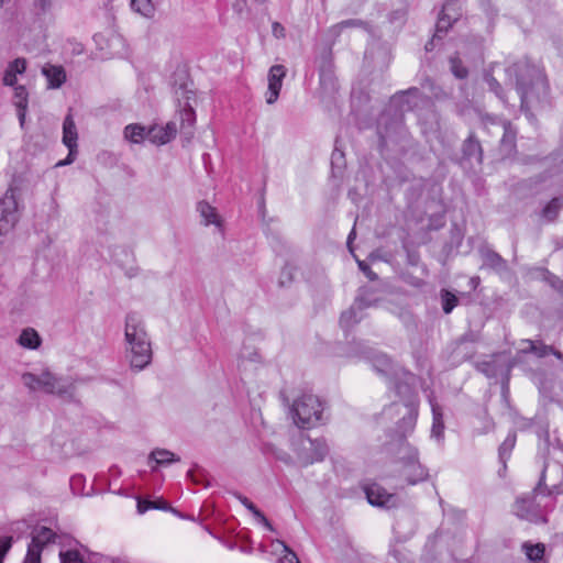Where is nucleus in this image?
<instances>
[{"instance_id":"nucleus-11","label":"nucleus","mask_w":563,"mask_h":563,"mask_svg":"<svg viewBox=\"0 0 563 563\" xmlns=\"http://www.w3.org/2000/svg\"><path fill=\"white\" fill-rule=\"evenodd\" d=\"M368 503L373 506L391 508L397 505V497L378 484L369 485L365 488Z\"/></svg>"},{"instance_id":"nucleus-46","label":"nucleus","mask_w":563,"mask_h":563,"mask_svg":"<svg viewBox=\"0 0 563 563\" xmlns=\"http://www.w3.org/2000/svg\"><path fill=\"white\" fill-rule=\"evenodd\" d=\"M357 263H358V267L367 274V276L371 278V279H374L376 276L374 274H372V272L368 271V267L367 265L365 264V262L363 261H358L357 260Z\"/></svg>"},{"instance_id":"nucleus-23","label":"nucleus","mask_w":563,"mask_h":563,"mask_svg":"<svg viewBox=\"0 0 563 563\" xmlns=\"http://www.w3.org/2000/svg\"><path fill=\"white\" fill-rule=\"evenodd\" d=\"M481 369L483 373H485L488 377H495L499 374H503L504 372L509 371V366L506 364V357L505 355H496L494 361L485 362L481 365Z\"/></svg>"},{"instance_id":"nucleus-17","label":"nucleus","mask_w":563,"mask_h":563,"mask_svg":"<svg viewBox=\"0 0 563 563\" xmlns=\"http://www.w3.org/2000/svg\"><path fill=\"white\" fill-rule=\"evenodd\" d=\"M520 353H533L538 357H543L548 354L555 355L559 360L563 361V354L553 350L551 346L544 345L531 340H523L519 346Z\"/></svg>"},{"instance_id":"nucleus-18","label":"nucleus","mask_w":563,"mask_h":563,"mask_svg":"<svg viewBox=\"0 0 563 563\" xmlns=\"http://www.w3.org/2000/svg\"><path fill=\"white\" fill-rule=\"evenodd\" d=\"M269 548L271 553L276 556V563H300L296 553L283 541L274 540L271 542Z\"/></svg>"},{"instance_id":"nucleus-27","label":"nucleus","mask_w":563,"mask_h":563,"mask_svg":"<svg viewBox=\"0 0 563 563\" xmlns=\"http://www.w3.org/2000/svg\"><path fill=\"white\" fill-rule=\"evenodd\" d=\"M27 97L29 93L24 86H16L14 88L13 102L18 109V117L21 125H23L25 120V113L27 108Z\"/></svg>"},{"instance_id":"nucleus-12","label":"nucleus","mask_w":563,"mask_h":563,"mask_svg":"<svg viewBox=\"0 0 563 563\" xmlns=\"http://www.w3.org/2000/svg\"><path fill=\"white\" fill-rule=\"evenodd\" d=\"M515 512L518 517L538 522L542 519L539 506L536 504L534 496L520 497L515 505Z\"/></svg>"},{"instance_id":"nucleus-53","label":"nucleus","mask_w":563,"mask_h":563,"mask_svg":"<svg viewBox=\"0 0 563 563\" xmlns=\"http://www.w3.org/2000/svg\"><path fill=\"white\" fill-rule=\"evenodd\" d=\"M442 33H439V36H437V33L434 34V37H432V41H435V38H440Z\"/></svg>"},{"instance_id":"nucleus-29","label":"nucleus","mask_w":563,"mask_h":563,"mask_svg":"<svg viewBox=\"0 0 563 563\" xmlns=\"http://www.w3.org/2000/svg\"><path fill=\"white\" fill-rule=\"evenodd\" d=\"M130 8L134 13L147 20H152L156 13V8L152 0H131Z\"/></svg>"},{"instance_id":"nucleus-8","label":"nucleus","mask_w":563,"mask_h":563,"mask_svg":"<svg viewBox=\"0 0 563 563\" xmlns=\"http://www.w3.org/2000/svg\"><path fill=\"white\" fill-rule=\"evenodd\" d=\"M401 451L404 454L400 456L404 462V476L407 482L415 485L421 481H424L428 476L427 471L418 462V452L411 448L408 443H402Z\"/></svg>"},{"instance_id":"nucleus-48","label":"nucleus","mask_w":563,"mask_h":563,"mask_svg":"<svg viewBox=\"0 0 563 563\" xmlns=\"http://www.w3.org/2000/svg\"><path fill=\"white\" fill-rule=\"evenodd\" d=\"M152 509H167V504L164 500L158 499L156 501H153Z\"/></svg>"},{"instance_id":"nucleus-40","label":"nucleus","mask_w":563,"mask_h":563,"mask_svg":"<svg viewBox=\"0 0 563 563\" xmlns=\"http://www.w3.org/2000/svg\"><path fill=\"white\" fill-rule=\"evenodd\" d=\"M418 95V89H410L408 92L406 93H402V95H399V96H396L394 98V102L397 103V104H400L402 106L405 99L411 97V96H417ZM401 110H406L404 107H401Z\"/></svg>"},{"instance_id":"nucleus-41","label":"nucleus","mask_w":563,"mask_h":563,"mask_svg":"<svg viewBox=\"0 0 563 563\" xmlns=\"http://www.w3.org/2000/svg\"><path fill=\"white\" fill-rule=\"evenodd\" d=\"M23 563H41V553L27 549Z\"/></svg>"},{"instance_id":"nucleus-49","label":"nucleus","mask_w":563,"mask_h":563,"mask_svg":"<svg viewBox=\"0 0 563 563\" xmlns=\"http://www.w3.org/2000/svg\"><path fill=\"white\" fill-rule=\"evenodd\" d=\"M547 280L553 286H556V283H559V278L555 275H552L549 272H545Z\"/></svg>"},{"instance_id":"nucleus-54","label":"nucleus","mask_w":563,"mask_h":563,"mask_svg":"<svg viewBox=\"0 0 563 563\" xmlns=\"http://www.w3.org/2000/svg\"><path fill=\"white\" fill-rule=\"evenodd\" d=\"M258 3H264L266 0H255Z\"/></svg>"},{"instance_id":"nucleus-43","label":"nucleus","mask_w":563,"mask_h":563,"mask_svg":"<svg viewBox=\"0 0 563 563\" xmlns=\"http://www.w3.org/2000/svg\"><path fill=\"white\" fill-rule=\"evenodd\" d=\"M152 507H153V501L143 500V499H139L137 500V511H139V514H144L147 510L152 509Z\"/></svg>"},{"instance_id":"nucleus-13","label":"nucleus","mask_w":563,"mask_h":563,"mask_svg":"<svg viewBox=\"0 0 563 563\" xmlns=\"http://www.w3.org/2000/svg\"><path fill=\"white\" fill-rule=\"evenodd\" d=\"M460 14L461 7L457 1L452 0L446 2L442 8L437 23V36H439V33H445L452 23L459 20Z\"/></svg>"},{"instance_id":"nucleus-32","label":"nucleus","mask_w":563,"mask_h":563,"mask_svg":"<svg viewBox=\"0 0 563 563\" xmlns=\"http://www.w3.org/2000/svg\"><path fill=\"white\" fill-rule=\"evenodd\" d=\"M239 499L242 505L249 509L261 523H263L267 529L273 530L271 522L251 500H249L246 497H239Z\"/></svg>"},{"instance_id":"nucleus-15","label":"nucleus","mask_w":563,"mask_h":563,"mask_svg":"<svg viewBox=\"0 0 563 563\" xmlns=\"http://www.w3.org/2000/svg\"><path fill=\"white\" fill-rule=\"evenodd\" d=\"M492 124L496 128L497 133L501 132V141H500V153L503 156H509L512 154L515 150V139L516 131L508 122L496 123L495 121Z\"/></svg>"},{"instance_id":"nucleus-47","label":"nucleus","mask_w":563,"mask_h":563,"mask_svg":"<svg viewBox=\"0 0 563 563\" xmlns=\"http://www.w3.org/2000/svg\"><path fill=\"white\" fill-rule=\"evenodd\" d=\"M233 8L235 11L238 12H242L245 8V0H236L234 3H233Z\"/></svg>"},{"instance_id":"nucleus-34","label":"nucleus","mask_w":563,"mask_h":563,"mask_svg":"<svg viewBox=\"0 0 563 563\" xmlns=\"http://www.w3.org/2000/svg\"><path fill=\"white\" fill-rule=\"evenodd\" d=\"M442 308L445 313H450L457 305V298L454 294L443 290L441 292Z\"/></svg>"},{"instance_id":"nucleus-33","label":"nucleus","mask_w":563,"mask_h":563,"mask_svg":"<svg viewBox=\"0 0 563 563\" xmlns=\"http://www.w3.org/2000/svg\"><path fill=\"white\" fill-rule=\"evenodd\" d=\"M516 444V435L510 433L499 446V459L505 464L506 459L509 456L511 450Z\"/></svg>"},{"instance_id":"nucleus-50","label":"nucleus","mask_w":563,"mask_h":563,"mask_svg":"<svg viewBox=\"0 0 563 563\" xmlns=\"http://www.w3.org/2000/svg\"><path fill=\"white\" fill-rule=\"evenodd\" d=\"M355 238V231L354 229L351 231V233L349 234L347 236V247L350 249V252L353 253V249H352V240Z\"/></svg>"},{"instance_id":"nucleus-14","label":"nucleus","mask_w":563,"mask_h":563,"mask_svg":"<svg viewBox=\"0 0 563 563\" xmlns=\"http://www.w3.org/2000/svg\"><path fill=\"white\" fill-rule=\"evenodd\" d=\"M148 141L155 145H164L170 142L177 133V128L174 122H168L164 126L153 125L148 128Z\"/></svg>"},{"instance_id":"nucleus-22","label":"nucleus","mask_w":563,"mask_h":563,"mask_svg":"<svg viewBox=\"0 0 563 563\" xmlns=\"http://www.w3.org/2000/svg\"><path fill=\"white\" fill-rule=\"evenodd\" d=\"M26 69V60L24 58H15L11 62L3 76V84L7 86H14L16 84V75L23 74Z\"/></svg>"},{"instance_id":"nucleus-52","label":"nucleus","mask_w":563,"mask_h":563,"mask_svg":"<svg viewBox=\"0 0 563 563\" xmlns=\"http://www.w3.org/2000/svg\"><path fill=\"white\" fill-rule=\"evenodd\" d=\"M113 42H121L122 38L119 35H113L111 38Z\"/></svg>"},{"instance_id":"nucleus-5","label":"nucleus","mask_w":563,"mask_h":563,"mask_svg":"<svg viewBox=\"0 0 563 563\" xmlns=\"http://www.w3.org/2000/svg\"><path fill=\"white\" fill-rule=\"evenodd\" d=\"M322 404L311 394H305L294 401L291 413L295 423L301 428L316 426L322 416Z\"/></svg>"},{"instance_id":"nucleus-9","label":"nucleus","mask_w":563,"mask_h":563,"mask_svg":"<svg viewBox=\"0 0 563 563\" xmlns=\"http://www.w3.org/2000/svg\"><path fill=\"white\" fill-rule=\"evenodd\" d=\"M78 133L74 119L68 114L63 124V143L68 148V155L65 159L59 161L56 166H65L71 164L77 155Z\"/></svg>"},{"instance_id":"nucleus-37","label":"nucleus","mask_w":563,"mask_h":563,"mask_svg":"<svg viewBox=\"0 0 563 563\" xmlns=\"http://www.w3.org/2000/svg\"><path fill=\"white\" fill-rule=\"evenodd\" d=\"M451 70L456 78H465L467 76V69L461 65L457 58H451Z\"/></svg>"},{"instance_id":"nucleus-4","label":"nucleus","mask_w":563,"mask_h":563,"mask_svg":"<svg viewBox=\"0 0 563 563\" xmlns=\"http://www.w3.org/2000/svg\"><path fill=\"white\" fill-rule=\"evenodd\" d=\"M22 384L30 391H41L49 395L63 396L70 393L73 384L63 377L56 376L48 368L40 372H25L21 375Z\"/></svg>"},{"instance_id":"nucleus-51","label":"nucleus","mask_w":563,"mask_h":563,"mask_svg":"<svg viewBox=\"0 0 563 563\" xmlns=\"http://www.w3.org/2000/svg\"><path fill=\"white\" fill-rule=\"evenodd\" d=\"M466 146H467V148H472V150H478L479 148L478 143L473 141V140H468Z\"/></svg>"},{"instance_id":"nucleus-6","label":"nucleus","mask_w":563,"mask_h":563,"mask_svg":"<svg viewBox=\"0 0 563 563\" xmlns=\"http://www.w3.org/2000/svg\"><path fill=\"white\" fill-rule=\"evenodd\" d=\"M297 460L301 465H309L322 461L329 452L323 439H310L300 434L296 442Z\"/></svg>"},{"instance_id":"nucleus-42","label":"nucleus","mask_w":563,"mask_h":563,"mask_svg":"<svg viewBox=\"0 0 563 563\" xmlns=\"http://www.w3.org/2000/svg\"><path fill=\"white\" fill-rule=\"evenodd\" d=\"M181 121L183 123L187 122L190 126L195 123V112L191 108L185 109L181 112Z\"/></svg>"},{"instance_id":"nucleus-19","label":"nucleus","mask_w":563,"mask_h":563,"mask_svg":"<svg viewBox=\"0 0 563 563\" xmlns=\"http://www.w3.org/2000/svg\"><path fill=\"white\" fill-rule=\"evenodd\" d=\"M179 457L165 449H155L148 456V464L152 470H156L157 466H168L172 463L179 462Z\"/></svg>"},{"instance_id":"nucleus-7","label":"nucleus","mask_w":563,"mask_h":563,"mask_svg":"<svg viewBox=\"0 0 563 563\" xmlns=\"http://www.w3.org/2000/svg\"><path fill=\"white\" fill-rule=\"evenodd\" d=\"M19 203L15 191L7 190L0 199V236L10 233L19 221Z\"/></svg>"},{"instance_id":"nucleus-39","label":"nucleus","mask_w":563,"mask_h":563,"mask_svg":"<svg viewBox=\"0 0 563 563\" xmlns=\"http://www.w3.org/2000/svg\"><path fill=\"white\" fill-rule=\"evenodd\" d=\"M292 272L294 269L290 266H286L282 269L279 276V284L282 286H285L292 280Z\"/></svg>"},{"instance_id":"nucleus-28","label":"nucleus","mask_w":563,"mask_h":563,"mask_svg":"<svg viewBox=\"0 0 563 563\" xmlns=\"http://www.w3.org/2000/svg\"><path fill=\"white\" fill-rule=\"evenodd\" d=\"M43 74L47 78L49 88H59L66 80L65 70L59 66H45Z\"/></svg>"},{"instance_id":"nucleus-30","label":"nucleus","mask_w":563,"mask_h":563,"mask_svg":"<svg viewBox=\"0 0 563 563\" xmlns=\"http://www.w3.org/2000/svg\"><path fill=\"white\" fill-rule=\"evenodd\" d=\"M429 402H430L432 416H433L431 434L433 438L440 440L443 437V430H444L442 412H441L440 407L434 402V400L431 397H429Z\"/></svg>"},{"instance_id":"nucleus-35","label":"nucleus","mask_w":563,"mask_h":563,"mask_svg":"<svg viewBox=\"0 0 563 563\" xmlns=\"http://www.w3.org/2000/svg\"><path fill=\"white\" fill-rule=\"evenodd\" d=\"M62 563H86L77 550H68L59 554Z\"/></svg>"},{"instance_id":"nucleus-10","label":"nucleus","mask_w":563,"mask_h":563,"mask_svg":"<svg viewBox=\"0 0 563 563\" xmlns=\"http://www.w3.org/2000/svg\"><path fill=\"white\" fill-rule=\"evenodd\" d=\"M286 76V68L283 65H274L268 71V88L266 92V102L273 104L277 101L283 80Z\"/></svg>"},{"instance_id":"nucleus-1","label":"nucleus","mask_w":563,"mask_h":563,"mask_svg":"<svg viewBox=\"0 0 563 563\" xmlns=\"http://www.w3.org/2000/svg\"><path fill=\"white\" fill-rule=\"evenodd\" d=\"M374 369L386 378H395L396 391L404 401H395L384 410V416L393 419L394 415L400 416L399 430L410 432L413 430L418 417V404L415 396L418 379L417 377L395 365L386 354H377L373 360Z\"/></svg>"},{"instance_id":"nucleus-38","label":"nucleus","mask_w":563,"mask_h":563,"mask_svg":"<svg viewBox=\"0 0 563 563\" xmlns=\"http://www.w3.org/2000/svg\"><path fill=\"white\" fill-rule=\"evenodd\" d=\"M12 545V538L4 537L0 539V563H3V559L7 552L10 550Z\"/></svg>"},{"instance_id":"nucleus-3","label":"nucleus","mask_w":563,"mask_h":563,"mask_svg":"<svg viewBox=\"0 0 563 563\" xmlns=\"http://www.w3.org/2000/svg\"><path fill=\"white\" fill-rule=\"evenodd\" d=\"M125 357L136 371L145 368L152 361V347L143 318L130 312L124 325Z\"/></svg>"},{"instance_id":"nucleus-45","label":"nucleus","mask_w":563,"mask_h":563,"mask_svg":"<svg viewBox=\"0 0 563 563\" xmlns=\"http://www.w3.org/2000/svg\"><path fill=\"white\" fill-rule=\"evenodd\" d=\"M487 262L493 266V267H498L503 264V258L496 254V253H490L487 255Z\"/></svg>"},{"instance_id":"nucleus-2","label":"nucleus","mask_w":563,"mask_h":563,"mask_svg":"<svg viewBox=\"0 0 563 563\" xmlns=\"http://www.w3.org/2000/svg\"><path fill=\"white\" fill-rule=\"evenodd\" d=\"M507 81L515 86L521 108L527 109L530 103L544 97L548 92V81L543 69L528 59H522L505 69Z\"/></svg>"},{"instance_id":"nucleus-24","label":"nucleus","mask_w":563,"mask_h":563,"mask_svg":"<svg viewBox=\"0 0 563 563\" xmlns=\"http://www.w3.org/2000/svg\"><path fill=\"white\" fill-rule=\"evenodd\" d=\"M148 128H145L141 124L133 123L129 124L124 128V137L133 143V144H141L145 140H148Z\"/></svg>"},{"instance_id":"nucleus-21","label":"nucleus","mask_w":563,"mask_h":563,"mask_svg":"<svg viewBox=\"0 0 563 563\" xmlns=\"http://www.w3.org/2000/svg\"><path fill=\"white\" fill-rule=\"evenodd\" d=\"M16 342L23 349L37 350L42 344V338L35 329L25 328L21 331Z\"/></svg>"},{"instance_id":"nucleus-20","label":"nucleus","mask_w":563,"mask_h":563,"mask_svg":"<svg viewBox=\"0 0 563 563\" xmlns=\"http://www.w3.org/2000/svg\"><path fill=\"white\" fill-rule=\"evenodd\" d=\"M365 307L363 299L358 298L354 305L341 314L340 324L344 329H349L362 319V310Z\"/></svg>"},{"instance_id":"nucleus-36","label":"nucleus","mask_w":563,"mask_h":563,"mask_svg":"<svg viewBox=\"0 0 563 563\" xmlns=\"http://www.w3.org/2000/svg\"><path fill=\"white\" fill-rule=\"evenodd\" d=\"M485 81L488 85L489 89L503 101L506 102V99L503 95L500 85L498 81L489 74L485 75Z\"/></svg>"},{"instance_id":"nucleus-25","label":"nucleus","mask_w":563,"mask_h":563,"mask_svg":"<svg viewBox=\"0 0 563 563\" xmlns=\"http://www.w3.org/2000/svg\"><path fill=\"white\" fill-rule=\"evenodd\" d=\"M198 211L205 225L213 224L219 229L221 228L222 221L216 208L208 202L201 201L198 203Z\"/></svg>"},{"instance_id":"nucleus-31","label":"nucleus","mask_w":563,"mask_h":563,"mask_svg":"<svg viewBox=\"0 0 563 563\" xmlns=\"http://www.w3.org/2000/svg\"><path fill=\"white\" fill-rule=\"evenodd\" d=\"M522 550L525 551L527 558L532 562L541 560L544 554V545L542 543H523Z\"/></svg>"},{"instance_id":"nucleus-44","label":"nucleus","mask_w":563,"mask_h":563,"mask_svg":"<svg viewBox=\"0 0 563 563\" xmlns=\"http://www.w3.org/2000/svg\"><path fill=\"white\" fill-rule=\"evenodd\" d=\"M272 32L274 34L275 37L277 38H282L285 36V29L284 26L278 23V22H274L273 25H272Z\"/></svg>"},{"instance_id":"nucleus-26","label":"nucleus","mask_w":563,"mask_h":563,"mask_svg":"<svg viewBox=\"0 0 563 563\" xmlns=\"http://www.w3.org/2000/svg\"><path fill=\"white\" fill-rule=\"evenodd\" d=\"M563 209V196L552 198L541 210V218L547 222H553Z\"/></svg>"},{"instance_id":"nucleus-16","label":"nucleus","mask_w":563,"mask_h":563,"mask_svg":"<svg viewBox=\"0 0 563 563\" xmlns=\"http://www.w3.org/2000/svg\"><path fill=\"white\" fill-rule=\"evenodd\" d=\"M55 536L52 529L38 527L32 532V540L27 549L42 553L44 547L55 540Z\"/></svg>"}]
</instances>
